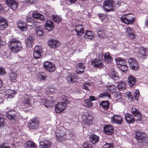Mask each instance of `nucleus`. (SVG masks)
<instances>
[{
  "instance_id": "nucleus-1",
  "label": "nucleus",
  "mask_w": 148,
  "mask_h": 148,
  "mask_svg": "<svg viewBox=\"0 0 148 148\" xmlns=\"http://www.w3.org/2000/svg\"><path fill=\"white\" fill-rule=\"evenodd\" d=\"M26 21L28 23V25L30 26L35 25H36L37 22L35 19L37 18L40 20H44L45 17L41 14L36 11H34L33 12H30L26 17Z\"/></svg>"
},
{
  "instance_id": "nucleus-2",
  "label": "nucleus",
  "mask_w": 148,
  "mask_h": 148,
  "mask_svg": "<svg viewBox=\"0 0 148 148\" xmlns=\"http://www.w3.org/2000/svg\"><path fill=\"white\" fill-rule=\"evenodd\" d=\"M8 45L10 50L13 52L17 53L22 49L21 42L16 39H12L8 42Z\"/></svg>"
},
{
  "instance_id": "nucleus-3",
  "label": "nucleus",
  "mask_w": 148,
  "mask_h": 148,
  "mask_svg": "<svg viewBox=\"0 0 148 148\" xmlns=\"http://www.w3.org/2000/svg\"><path fill=\"white\" fill-rule=\"evenodd\" d=\"M120 18L122 22L127 25L133 24L135 21L134 15L130 13L123 15Z\"/></svg>"
},
{
  "instance_id": "nucleus-4",
  "label": "nucleus",
  "mask_w": 148,
  "mask_h": 148,
  "mask_svg": "<svg viewBox=\"0 0 148 148\" xmlns=\"http://www.w3.org/2000/svg\"><path fill=\"white\" fill-rule=\"evenodd\" d=\"M136 134L135 138L138 142L142 143H148V136L145 134L143 132H137Z\"/></svg>"
},
{
  "instance_id": "nucleus-5",
  "label": "nucleus",
  "mask_w": 148,
  "mask_h": 148,
  "mask_svg": "<svg viewBox=\"0 0 148 148\" xmlns=\"http://www.w3.org/2000/svg\"><path fill=\"white\" fill-rule=\"evenodd\" d=\"M40 122V121L38 118H34L28 121L27 125L30 129H37L39 127Z\"/></svg>"
},
{
  "instance_id": "nucleus-6",
  "label": "nucleus",
  "mask_w": 148,
  "mask_h": 148,
  "mask_svg": "<svg viewBox=\"0 0 148 148\" xmlns=\"http://www.w3.org/2000/svg\"><path fill=\"white\" fill-rule=\"evenodd\" d=\"M114 0H105L103 2V8L106 12L113 11L114 10L113 7Z\"/></svg>"
},
{
  "instance_id": "nucleus-7",
  "label": "nucleus",
  "mask_w": 148,
  "mask_h": 148,
  "mask_svg": "<svg viewBox=\"0 0 148 148\" xmlns=\"http://www.w3.org/2000/svg\"><path fill=\"white\" fill-rule=\"evenodd\" d=\"M66 108V104L65 102H59L56 105L55 111L57 113H60L63 112Z\"/></svg>"
},
{
  "instance_id": "nucleus-8",
  "label": "nucleus",
  "mask_w": 148,
  "mask_h": 148,
  "mask_svg": "<svg viewBox=\"0 0 148 148\" xmlns=\"http://www.w3.org/2000/svg\"><path fill=\"white\" fill-rule=\"evenodd\" d=\"M98 57L100 59L103 60L107 63H111L112 61V59L108 53H106L105 54L101 53L99 55Z\"/></svg>"
},
{
  "instance_id": "nucleus-9",
  "label": "nucleus",
  "mask_w": 148,
  "mask_h": 148,
  "mask_svg": "<svg viewBox=\"0 0 148 148\" xmlns=\"http://www.w3.org/2000/svg\"><path fill=\"white\" fill-rule=\"evenodd\" d=\"M128 62L130 68L134 70H137L139 66L136 61L134 59L130 58L128 60Z\"/></svg>"
},
{
  "instance_id": "nucleus-10",
  "label": "nucleus",
  "mask_w": 148,
  "mask_h": 148,
  "mask_svg": "<svg viewBox=\"0 0 148 148\" xmlns=\"http://www.w3.org/2000/svg\"><path fill=\"white\" fill-rule=\"evenodd\" d=\"M7 5L13 10H16L18 5L17 2L14 0H6Z\"/></svg>"
},
{
  "instance_id": "nucleus-11",
  "label": "nucleus",
  "mask_w": 148,
  "mask_h": 148,
  "mask_svg": "<svg viewBox=\"0 0 148 148\" xmlns=\"http://www.w3.org/2000/svg\"><path fill=\"white\" fill-rule=\"evenodd\" d=\"M47 15L49 18L51 17L53 20L56 23H59L62 21V18L61 16L54 15L53 14L48 13H47Z\"/></svg>"
},
{
  "instance_id": "nucleus-12",
  "label": "nucleus",
  "mask_w": 148,
  "mask_h": 148,
  "mask_svg": "<svg viewBox=\"0 0 148 148\" xmlns=\"http://www.w3.org/2000/svg\"><path fill=\"white\" fill-rule=\"evenodd\" d=\"M47 43L49 47L53 49L59 47L60 45V42L55 39L49 40Z\"/></svg>"
},
{
  "instance_id": "nucleus-13",
  "label": "nucleus",
  "mask_w": 148,
  "mask_h": 148,
  "mask_svg": "<svg viewBox=\"0 0 148 148\" xmlns=\"http://www.w3.org/2000/svg\"><path fill=\"white\" fill-rule=\"evenodd\" d=\"M138 56L143 59L146 58L148 56L147 49L143 47H141L139 49L138 53Z\"/></svg>"
},
{
  "instance_id": "nucleus-14",
  "label": "nucleus",
  "mask_w": 148,
  "mask_h": 148,
  "mask_svg": "<svg viewBox=\"0 0 148 148\" xmlns=\"http://www.w3.org/2000/svg\"><path fill=\"white\" fill-rule=\"evenodd\" d=\"M114 128L110 125H106L103 127L104 132L106 135H110L113 133Z\"/></svg>"
},
{
  "instance_id": "nucleus-15",
  "label": "nucleus",
  "mask_w": 148,
  "mask_h": 148,
  "mask_svg": "<svg viewBox=\"0 0 148 148\" xmlns=\"http://www.w3.org/2000/svg\"><path fill=\"white\" fill-rule=\"evenodd\" d=\"M75 29L77 35L79 37L81 36L84 33V28L82 25H76L75 26Z\"/></svg>"
},
{
  "instance_id": "nucleus-16",
  "label": "nucleus",
  "mask_w": 148,
  "mask_h": 148,
  "mask_svg": "<svg viewBox=\"0 0 148 148\" xmlns=\"http://www.w3.org/2000/svg\"><path fill=\"white\" fill-rule=\"evenodd\" d=\"M78 77L76 74L71 73L66 77V79L69 83H73L77 80Z\"/></svg>"
},
{
  "instance_id": "nucleus-17",
  "label": "nucleus",
  "mask_w": 148,
  "mask_h": 148,
  "mask_svg": "<svg viewBox=\"0 0 148 148\" xmlns=\"http://www.w3.org/2000/svg\"><path fill=\"white\" fill-rule=\"evenodd\" d=\"M42 50L40 47L36 46L34 48L33 56L34 58H39L42 56Z\"/></svg>"
},
{
  "instance_id": "nucleus-18",
  "label": "nucleus",
  "mask_w": 148,
  "mask_h": 148,
  "mask_svg": "<svg viewBox=\"0 0 148 148\" xmlns=\"http://www.w3.org/2000/svg\"><path fill=\"white\" fill-rule=\"evenodd\" d=\"M131 112L136 118V120L140 121L141 120V115L138 110L135 108H133L131 110Z\"/></svg>"
},
{
  "instance_id": "nucleus-19",
  "label": "nucleus",
  "mask_w": 148,
  "mask_h": 148,
  "mask_svg": "<svg viewBox=\"0 0 148 148\" xmlns=\"http://www.w3.org/2000/svg\"><path fill=\"white\" fill-rule=\"evenodd\" d=\"M102 59L95 58L92 60V64L95 67L101 68L103 66V63L101 60Z\"/></svg>"
},
{
  "instance_id": "nucleus-20",
  "label": "nucleus",
  "mask_w": 148,
  "mask_h": 148,
  "mask_svg": "<svg viewBox=\"0 0 148 148\" xmlns=\"http://www.w3.org/2000/svg\"><path fill=\"white\" fill-rule=\"evenodd\" d=\"M92 117L90 116H86L85 119H84L82 121L83 126L84 127H86L88 126L92 123Z\"/></svg>"
},
{
  "instance_id": "nucleus-21",
  "label": "nucleus",
  "mask_w": 148,
  "mask_h": 148,
  "mask_svg": "<svg viewBox=\"0 0 148 148\" xmlns=\"http://www.w3.org/2000/svg\"><path fill=\"white\" fill-rule=\"evenodd\" d=\"M111 122L113 123L120 124L123 121L122 118L119 116L114 115L111 117Z\"/></svg>"
},
{
  "instance_id": "nucleus-22",
  "label": "nucleus",
  "mask_w": 148,
  "mask_h": 148,
  "mask_svg": "<svg viewBox=\"0 0 148 148\" xmlns=\"http://www.w3.org/2000/svg\"><path fill=\"white\" fill-rule=\"evenodd\" d=\"M76 72L77 74L83 73L84 71L85 67L84 63H79L76 66Z\"/></svg>"
},
{
  "instance_id": "nucleus-23",
  "label": "nucleus",
  "mask_w": 148,
  "mask_h": 148,
  "mask_svg": "<svg viewBox=\"0 0 148 148\" xmlns=\"http://www.w3.org/2000/svg\"><path fill=\"white\" fill-rule=\"evenodd\" d=\"M124 119L126 122L129 124L133 123L135 121V120L132 114H127L125 115Z\"/></svg>"
},
{
  "instance_id": "nucleus-24",
  "label": "nucleus",
  "mask_w": 148,
  "mask_h": 148,
  "mask_svg": "<svg viewBox=\"0 0 148 148\" xmlns=\"http://www.w3.org/2000/svg\"><path fill=\"white\" fill-rule=\"evenodd\" d=\"M126 32L128 37L130 39H133L136 37L134 30L130 27H127L126 28Z\"/></svg>"
},
{
  "instance_id": "nucleus-25",
  "label": "nucleus",
  "mask_w": 148,
  "mask_h": 148,
  "mask_svg": "<svg viewBox=\"0 0 148 148\" xmlns=\"http://www.w3.org/2000/svg\"><path fill=\"white\" fill-rule=\"evenodd\" d=\"M8 25V21L5 18L0 16V29L7 28Z\"/></svg>"
},
{
  "instance_id": "nucleus-26",
  "label": "nucleus",
  "mask_w": 148,
  "mask_h": 148,
  "mask_svg": "<svg viewBox=\"0 0 148 148\" xmlns=\"http://www.w3.org/2000/svg\"><path fill=\"white\" fill-rule=\"evenodd\" d=\"M19 28L22 31H25L27 29V26L26 23L22 21H20L17 23Z\"/></svg>"
},
{
  "instance_id": "nucleus-27",
  "label": "nucleus",
  "mask_w": 148,
  "mask_h": 148,
  "mask_svg": "<svg viewBox=\"0 0 148 148\" xmlns=\"http://www.w3.org/2000/svg\"><path fill=\"white\" fill-rule=\"evenodd\" d=\"M47 63L49 64H47V71L50 72H52L55 71L56 69L55 64L48 61H47Z\"/></svg>"
},
{
  "instance_id": "nucleus-28",
  "label": "nucleus",
  "mask_w": 148,
  "mask_h": 148,
  "mask_svg": "<svg viewBox=\"0 0 148 148\" xmlns=\"http://www.w3.org/2000/svg\"><path fill=\"white\" fill-rule=\"evenodd\" d=\"M90 142L93 144H95L99 140V137L95 134H92L90 136Z\"/></svg>"
},
{
  "instance_id": "nucleus-29",
  "label": "nucleus",
  "mask_w": 148,
  "mask_h": 148,
  "mask_svg": "<svg viewBox=\"0 0 148 148\" xmlns=\"http://www.w3.org/2000/svg\"><path fill=\"white\" fill-rule=\"evenodd\" d=\"M55 24L52 21H47V30L49 32L51 31L54 27Z\"/></svg>"
},
{
  "instance_id": "nucleus-30",
  "label": "nucleus",
  "mask_w": 148,
  "mask_h": 148,
  "mask_svg": "<svg viewBox=\"0 0 148 148\" xmlns=\"http://www.w3.org/2000/svg\"><path fill=\"white\" fill-rule=\"evenodd\" d=\"M35 32L37 36H42L44 34L43 29L41 26L36 27Z\"/></svg>"
},
{
  "instance_id": "nucleus-31",
  "label": "nucleus",
  "mask_w": 148,
  "mask_h": 148,
  "mask_svg": "<svg viewBox=\"0 0 148 148\" xmlns=\"http://www.w3.org/2000/svg\"><path fill=\"white\" fill-rule=\"evenodd\" d=\"M99 106L103 109L107 110L109 108V103L108 101H102L100 102Z\"/></svg>"
},
{
  "instance_id": "nucleus-32",
  "label": "nucleus",
  "mask_w": 148,
  "mask_h": 148,
  "mask_svg": "<svg viewBox=\"0 0 148 148\" xmlns=\"http://www.w3.org/2000/svg\"><path fill=\"white\" fill-rule=\"evenodd\" d=\"M127 81L130 86L132 87L135 84L136 80L134 77L130 76L128 78Z\"/></svg>"
},
{
  "instance_id": "nucleus-33",
  "label": "nucleus",
  "mask_w": 148,
  "mask_h": 148,
  "mask_svg": "<svg viewBox=\"0 0 148 148\" xmlns=\"http://www.w3.org/2000/svg\"><path fill=\"white\" fill-rule=\"evenodd\" d=\"M34 39V37L30 36L27 39L26 44L27 47H32V44Z\"/></svg>"
},
{
  "instance_id": "nucleus-34",
  "label": "nucleus",
  "mask_w": 148,
  "mask_h": 148,
  "mask_svg": "<svg viewBox=\"0 0 148 148\" xmlns=\"http://www.w3.org/2000/svg\"><path fill=\"white\" fill-rule=\"evenodd\" d=\"M93 32L90 31H86L84 35V38L86 39H89L90 40L93 38Z\"/></svg>"
},
{
  "instance_id": "nucleus-35",
  "label": "nucleus",
  "mask_w": 148,
  "mask_h": 148,
  "mask_svg": "<svg viewBox=\"0 0 148 148\" xmlns=\"http://www.w3.org/2000/svg\"><path fill=\"white\" fill-rule=\"evenodd\" d=\"M6 97L7 98H12L14 97L15 95L14 91L11 90H6L5 92Z\"/></svg>"
},
{
  "instance_id": "nucleus-36",
  "label": "nucleus",
  "mask_w": 148,
  "mask_h": 148,
  "mask_svg": "<svg viewBox=\"0 0 148 148\" xmlns=\"http://www.w3.org/2000/svg\"><path fill=\"white\" fill-rule=\"evenodd\" d=\"M25 147L26 148H36L35 144L30 140L26 142Z\"/></svg>"
},
{
  "instance_id": "nucleus-37",
  "label": "nucleus",
  "mask_w": 148,
  "mask_h": 148,
  "mask_svg": "<svg viewBox=\"0 0 148 148\" xmlns=\"http://www.w3.org/2000/svg\"><path fill=\"white\" fill-rule=\"evenodd\" d=\"M126 86V84L125 82L121 81L118 82L117 87L119 90L125 89Z\"/></svg>"
},
{
  "instance_id": "nucleus-38",
  "label": "nucleus",
  "mask_w": 148,
  "mask_h": 148,
  "mask_svg": "<svg viewBox=\"0 0 148 148\" xmlns=\"http://www.w3.org/2000/svg\"><path fill=\"white\" fill-rule=\"evenodd\" d=\"M15 112H7L6 114V116L10 120H15Z\"/></svg>"
},
{
  "instance_id": "nucleus-39",
  "label": "nucleus",
  "mask_w": 148,
  "mask_h": 148,
  "mask_svg": "<svg viewBox=\"0 0 148 148\" xmlns=\"http://www.w3.org/2000/svg\"><path fill=\"white\" fill-rule=\"evenodd\" d=\"M53 102L52 97L50 96H48L47 97V108L52 106Z\"/></svg>"
},
{
  "instance_id": "nucleus-40",
  "label": "nucleus",
  "mask_w": 148,
  "mask_h": 148,
  "mask_svg": "<svg viewBox=\"0 0 148 148\" xmlns=\"http://www.w3.org/2000/svg\"><path fill=\"white\" fill-rule=\"evenodd\" d=\"M84 106L88 108H90L93 105L92 103L90 101L89 99H84Z\"/></svg>"
},
{
  "instance_id": "nucleus-41",
  "label": "nucleus",
  "mask_w": 148,
  "mask_h": 148,
  "mask_svg": "<svg viewBox=\"0 0 148 148\" xmlns=\"http://www.w3.org/2000/svg\"><path fill=\"white\" fill-rule=\"evenodd\" d=\"M110 77L113 79H117L118 78V74L114 70H113L110 74Z\"/></svg>"
},
{
  "instance_id": "nucleus-42",
  "label": "nucleus",
  "mask_w": 148,
  "mask_h": 148,
  "mask_svg": "<svg viewBox=\"0 0 148 148\" xmlns=\"http://www.w3.org/2000/svg\"><path fill=\"white\" fill-rule=\"evenodd\" d=\"M97 33L99 37L101 38H105L106 36L103 30H98Z\"/></svg>"
},
{
  "instance_id": "nucleus-43",
  "label": "nucleus",
  "mask_w": 148,
  "mask_h": 148,
  "mask_svg": "<svg viewBox=\"0 0 148 148\" xmlns=\"http://www.w3.org/2000/svg\"><path fill=\"white\" fill-rule=\"evenodd\" d=\"M116 89V87L113 85L109 86L108 87V89L110 92L112 93L114 92Z\"/></svg>"
},
{
  "instance_id": "nucleus-44",
  "label": "nucleus",
  "mask_w": 148,
  "mask_h": 148,
  "mask_svg": "<svg viewBox=\"0 0 148 148\" xmlns=\"http://www.w3.org/2000/svg\"><path fill=\"white\" fill-rule=\"evenodd\" d=\"M16 75L15 73H11L10 74V80L11 82H15L16 81Z\"/></svg>"
},
{
  "instance_id": "nucleus-45",
  "label": "nucleus",
  "mask_w": 148,
  "mask_h": 148,
  "mask_svg": "<svg viewBox=\"0 0 148 148\" xmlns=\"http://www.w3.org/2000/svg\"><path fill=\"white\" fill-rule=\"evenodd\" d=\"M126 62L123 59H121L117 63V66L118 67V66H120L122 65L126 64Z\"/></svg>"
},
{
  "instance_id": "nucleus-46",
  "label": "nucleus",
  "mask_w": 148,
  "mask_h": 148,
  "mask_svg": "<svg viewBox=\"0 0 148 148\" xmlns=\"http://www.w3.org/2000/svg\"><path fill=\"white\" fill-rule=\"evenodd\" d=\"M31 100L27 98H25L23 101L24 104L26 105L27 106H30L31 105Z\"/></svg>"
},
{
  "instance_id": "nucleus-47",
  "label": "nucleus",
  "mask_w": 148,
  "mask_h": 148,
  "mask_svg": "<svg viewBox=\"0 0 148 148\" xmlns=\"http://www.w3.org/2000/svg\"><path fill=\"white\" fill-rule=\"evenodd\" d=\"M118 68H119L121 71L123 72L127 71L128 69V67L126 64L122 65L120 66H118Z\"/></svg>"
},
{
  "instance_id": "nucleus-48",
  "label": "nucleus",
  "mask_w": 148,
  "mask_h": 148,
  "mask_svg": "<svg viewBox=\"0 0 148 148\" xmlns=\"http://www.w3.org/2000/svg\"><path fill=\"white\" fill-rule=\"evenodd\" d=\"M56 136L57 138V140L59 142H63L65 140L63 136H58V134H56Z\"/></svg>"
},
{
  "instance_id": "nucleus-49",
  "label": "nucleus",
  "mask_w": 148,
  "mask_h": 148,
  "mask_svg": "<svg viewBox=\"0 0 148 148\" xmlns=\"http://www.w3.org/2000/svg\"><path fill=\"white\" fill-rule=\"evenodd\" d=\"M110 95L108 93L104 92L99 94V98L102 97H110Z\"/></svg>"
},
{
  "instance_id": "nucleus-50",
  "label": "nucleus",
  "mask_w": 148,
  "mask_h": 148,
  "mask_svg": "<svg viewBox=\"0 0 148 148\" xmlns=\"http://www.w3.org/2000/svg\"><path fill=\"white\" fill-rule=\"evenodd\" d=\"M37 77L38 79L40 80H45V77L44 75H43V73H39L37 75Z\"/></svg>"
},
{
  "instance_id": "nucleus-51",
  "label": "nucleus",
  "mask_w": 148,
  "mask_h": 148,
  "mask_svg": "<svg viewBox=\"0 0 148 148\" xmlns=\"http://www.w3.org/2000/svg\"><path fill=\"white\" fill-rule=\"evenodd\" d=\"M100 20L102 21H104L106 18V14H104L100 13L98 14Z\"/></svg>"
},
{
  "instance_id": "nucleus-52",
  "label": "nucleus",
  "mask_w": 148,
  "mask_h": 148,
  "mask_svg": "<svg viewBox=\"0 0 148 148\" xmlns=\"http://www.w3.org/2000/svg\"><path fill=\"white\" fill-rule=\"evenodd\" d=\"M90 86V83H86L84 84L82 87L84 89L88 90H89Z\"/></svg>"
},
{
  "instance_id": "nucleus-53",
  "label": "nucleus",
  "mask_w": 148,
  "mask_h": 148,
  "mask_svg": "<svg viewBox=\"0 0 148 148\" xmlns=\"http://www.w3.org/2000/svg\"><path fill=\"white\" fill-rule=\"evenodd\" d=\"M4 120L3 116L0 114V126L3 125Z\"/></svg>"
},
{
  "instance_id": "nucleus-54",
  "label": "nucleus",
  "mask_w": 148,
  "mask_h": 148,
  "mask_svg": "<svg viewBox=\"0 0 148 148\" xmlns=\"http://www.w3.org/2000/svg\"><path fill=\"white\" fill-rule=\"evenodd\" d=\"M83 147V148H93L91 145L88 143H84Z\"/></svg>"
},
{
  "instance_id": "nucleus-55",
  "label": "nucleus",
  "mask_w": 148,
  "mask_h": 148,
  "mask_svg": "<svg viewBox=\"0 0 148 148\" xmlns=\"http://www.w3.org/2000/svg\"><path fill=\"white\" fill-rule=\"evenodd\" d=\"M0 148H10V147L8 143H5L0 145Z\"/></svg>"
},
{
  "instance_id": "nucleus-56",
  "label": "nucleus",
  "mask_w": 148,
  "mask_h": 148,
  "mask_svg": "<svg viewBox=\"0 0 148 148\" xmlns=\"http://www.w3.org/2000/svg\"><path fill=\"white\" fill-rule=\"evenodd\" d=\"M56 89L53 88H50L48 89V90L47 91V94H49L53 92L54 90Z\"/></svg>"
},
{
  "instance_id": "nucleus-57",
  "label": "nucleus",
  "mask_w": 148,
  "mask_h": 148,
  "mask_svg": "<svg viewBox=\"0 0 148 148\" xmlns=\"http://www.w3.org/2000/svg\"><path fill=\"white\" fill-rule=\"evenodd\" d=\"M40 145L41 147L42 148H46V144L45 141H40Z\"/></svg>"
},
{
  "instance_id": "nucleus-58",
  "label": "nucleus",
  "mask_w": 148,
  "mask_h": 148,
  "mask_svg": "<svg viewBox=\"0 0 148 148\" xmlns=\"http://www.w3.org/2000/svg\"><path fill=\"white\" fill-rule=\"evenodd\" d=\"M5 73V69L2 67H0V75H3Z\"/></svg>"
},
{
  "instance_id": "nucleus-59",
  "label": "nucleus",
  "mask_w": 148,
  "mask_h": 148,
  "mask_svg": "<svg viewBox=\"0 0 148 148\" xmlns=\"http://www.w3.org/2000/svg\"><path fill=\"white\" fill-rule=\"evenodd\" d=\"M29 5L32 4L35 0H24Z\"/></svg>"
},
{
  "instance_id": "nucleus-60",
  "label": "nucleus",
  "mask_w": 148,
  "mask_h": 148,
  "mask_svg": "<svg viewBox=\"0 0 148 148\" xmlns=\"http://www.w3.org/2000/svg\"><path fill=\"white\" fill-rule=\"evenodd\" d=\"M37 59H38V58H34L32 60V62L34 64H35L38 63V61L37 60Z\"/></svg>"
},
{
  "instance_id": "nucleus-61",
  "label": "nucleus",
  "mask_w": 148,
  "mask_h": 148,
  "mask_svg": "<svg viewBox=\"0 0 148 148\" xmlns=\"http://www.w3.org/2000/svg\"><path fill=\"white\" fill-rule=\"evenodd\" d=\"M111 145H113L112 144L110 143V144H106V145H104V146L103 148H108L109 147H110Z\"/></svg>"
},
{
  "instance_id": "nucleus-62",
  "label": "nucleus",
  "mask_w": 148,
  "mask_h": 148,
  "mask_svg": "<svg viewBox=\"0 0 148 148\" xmlns=\"http://www.w3.org/2000/svg\"><path fill=\"white\" fill-rule=\"evenodd\" d=\"M134 95L135 96V98L136 99L138 100V96L140 95L139 93H134Z\"/></svg>"
},
{
  "instance_id": "nucleus-63",
  "label": "nucleus",
  "mask_w": 148,
  "mask_h": 148,
  "mask_svg": "<svg viewBox=\"0 0 148 148\" xmlns=\"http://www.w3.org/2000/svg\"><path fill=\"white\" fill-rule=\"evenodd\" d=\"M67 1L68 2L70 3V4H71L75 3L76 1V0H67Z\"/></svg>"
},
{
  "instance_id": "nucleus-64",
  "label": "nucleus",
  "mask_w": 148,
  "mask_h": 148,
  "mask_svg": "<svg viewBox=\"0 0 148 148\" xmlns=\"http://www.w3.org/2000/svg\"><path fill=\"white\" fill-rule=\"evenodd\" d=\"M115 4L116 6L117 7H119L120 5V3L118 1L115 2Z\"/></svg>"
}]
</instances>
